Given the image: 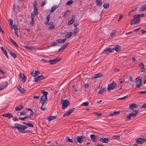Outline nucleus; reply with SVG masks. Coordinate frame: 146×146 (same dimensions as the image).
Listing matches in <instances>:
<instances>
[{"label": "nucleus", "instance_id": "f257e3e1", "mask_svg": "<svg viewBox=\"0 0 146 146\" xmlns=\"http://www.w3.org/2000/svg\"><path fill=\"white\" fill-rule=\"evenodd\" d=\"M13 129H18V131L21 133V131L26 129L27 127L26 126L17 123L14 124V126H12Z\"/></svg>", "mask_w": 146, "mask_h": 146}, {"label": "nucleus", "instance_id": "f03ea898", "mask_svg": "<svg viewBox=\"0 0 146 146\" xmlns=\"http://www.w3.org/2000/svg\"><path fill=\"white\" fill-rule=\"evenodd\" d=\"M138 15H134V17L132 19L130 24L133 25L138 23L140 20V18Z\"/></svg>", "mask_w": 146, "mask_h": 146}, {"label": "nucleus", "instance_id": "7ed1b4c3", "mask_svg": "<svg viewBox=\"0 0 146 146\" xmlns=\"http://www.w3.org/2000/svg\"><path fill=\"white\" fill-rule=\"evenodd\" d=\"M61 101L62 104V107L63 109L66 108L70 104L69 101L67 99L62 100Z\"/></svg>", "mask_w": 146, "mask_h": 146}, {"label": "nucleus", "instance_id": "20e7f679", "mask_svg": "<svg viewBox=\"0 0 146 146\" xmlns=\"http://www.w3.org/2000/svg\"><path fill=\"white\" fill-rule=\"evenodd\" d=\"M116 86V84L115 83H112L110 84H109L107 88V90L110 91L111 90H113Z\"/></svg>", "mask_w": 146, "mask_h": 146}, {"label": "nucleus", "instance_id": "39448f33", "mask_svg": "<svg viewBox=\"0 0 146 146\" xmlns=\"http://www.w3.org/2000/svg\"><path fill=\"white\" fill-rule=\"evenodd\" d=\"M47 96H42L40 99V101L41 102L42 106H43L46 103L47 100Z\"/></svg>", "mask_w": 146, "mask_h": 146}, {"label": "nucleus", "instance_id": "423d86ee", "mask_svg": "<svg viewBox=\"0 0 146 146\" xmlns=\"http://www.w3.org/2000/svg\"><path fill=\"white\" fill-rule=\"evenodd\" d=\"M19 77L22 79V82H25L26 80L27 77L24 74L20 72L19 74Z\"/></svg>", "mask_w": 146, "mask_h": 146}, {"label": "nucleus", "instance_id": "0eeeda50", "mask_svg": "<svg viewBox=\"0 0 146 146\" xmlns=\"http://www.w3.org/2000/svg\"><path fill=\"white\" fill-rule=\"evenodd\" d=\"M74 108H72L69 111L65 113L63 115V117L67 116L69 115L72 113L75 110Z\"/></svg>", "mask_w": 146, "mask_h": 146}, {"label": "nucleus", "instance_id": "6e6552de", "mask_svg": "<svg viewBox=\"0 0 146 146\" xmlns=\"http://www.w3.org/2000/svg\"><path fill=\"white\" fill-rule=\"evenodd\" d=\"M46 78V77H44L43 76L41 75L38 76L37 78H35L34 79L35 81V82H37L38 81H41Z\"/></svg>", "mask_w": 146, "mask_h": 146}, {"label": "nucleus", "instance_id": "1a4fd4ad", "mask_svg": "<svg viewBox=\"0 0 146 146\" xmlns=\"http://www.w3.org/2000/svg\"><path fill=\"white\" fill-rule=\"evenodd\" d=\"M139 65L141 69L140 71L141 72H145L146 71V69L145 68L144 65L143 63H141L139 64Z\"/></svg>", "mask_w": 146, "mask_h": 146}, {"label": "nucleus", "instance_id": "9d476101", "mask_svg": "<svg viewBox=\"0 0 146 146\" xmlns=\"http://www.w3.org/2000/svg\"><path fill=\"white\" fill-rule=\"evenodd\" d=\"M60 60H60H59L56 58L54 59L50 60H48V61L50 62L51 64H53L58 62Z\"/></svg>", "mask_w": 146, "mask_h": 146}, {"label": "nucleus", "instance_id": "9b49d317", "mask_svg": "<svg viewBox=\"0 0 146 146\" xmlns=\"http://www.w3.org/2000/svg\"><path fill=\"white\" fill-rule=\"evenodd\" d=\"M84 138H85V137L83 135L78 136L77 138V140L78 142L80 143H81L82 141H82V139Z\"/></svg>", "mask_w": 146, "mask_h": 146}, {"label": "nucleus", "instance_id": "f8f14e48", "mask_svg": "<svg viewBox=\"0 0 146 146\" xmlns=\"http://www.w3.org/2000/svg\"><path fill=\"white\" fill-rule=\"evenodd\" d=\"M113 51L112 48H108L105 49L103 52L106 53L107 54H108L112 52Z\"/></svg>", "mask_w": 146, "mask_h": 146}, {"label": "nucleus", "instance_id": "ddd939ff", "mask_svg": "<svg viewBox=\"0 0 146 146\" xmlns=\"http://www.w3.org/2000/svg\"><path fill=\"white\" fill-rule=\"evenodd\" d=\"M146 83H136V86L137 88H139L140 86H142L144 88H146V86H144L143 84H145Z\"/></svg>", "mask_w": 146, "mask_h": 146}, {"label": "nucleus", "instance_id": "4468645a", "mask_svg": "<svg viewBox=\"0 0 146 146\" xmlns=\"http://www.w3.org/2000/svg\"><path fill=\"white\" fill-rule=\"evenodd\" d=\"M146 139H143L141 138L138 139L136 141L140 144H142L143 143L146 141Z\"/></svg>", "mask_w": 146, "mask_h": 146}, {"label": "nucleus", "instance_id": "2eb2a0df", "mask_svg": "<svg viewBox=\"0 0 146 146\" xmlns=\"http://www.w3.org/2000/svg\"><path fill=\"white\" fill-rule=\"evenodd\" d=\"M2 115L4 117H7L9 118H12L13 117V114L10 113L4 114Z\"/></svg>", "mask_w": 146, "mask_h": 146}, {"label": "nucleus", "instance_id": "dca6fc26", "mask_svg": "<svg viewBox=\"0 0 146 146\" xmlns=\"http://www.w3.org/2000/svg\"><path fill=\"white\" fill-rule=\"evenodd\" d=\"M17 89L21 93H24L26 91L23 88L21 87L20 85L17 86Z\"/></svg>", "mask_w": 146, "mask_h": 146}, {"label": "nucleus", "instance_id": "f3484780", "mask_svg": "<svg viewBox=\"0 0 146 146\" xmlns=\"http://www.w3.org/2000/svg\"><path fill=\"white\" fill-rule=\"evenodd\" d=\"M112 49L113 51L115 50L117 52H118L121 50V47L119 45H117L113 48Z\"/></svg>", "mask_w": 146, "mask_h": 146}, {"label": "nucleus", "instance_id": "a211bd4d", "mask_svg": "<svg viewBox=\"0 0 146 146\" xmlns=\"http://www.w3.org/2000/svg\"><path fill=\"white\" fill-rule=\"evenodd\" d=\"M69 44V43H68L66 44H65L63 45L60 48H59L58 50V52H60L61 51L65 49L66 47L68 46Z\"/></svg>", "mask_w": 146, "mask_h": 146}, {"label": "nucleus", "instance_id": "6ab92c4d", "mask_svg": "<svg viewBox=\"0 0 146 146\" xmlns=\"http://www.w3.org/2000/svg\"><path fill=\"white\" fill-rule=\"evenodd\" d=\"M109 140V139L108 138H101L100 140L101 142L107 143L108 142Z\"/></svg>", "mask_w": 146, "mask_h": 146}, {"label": "nucleus", "instance_id": "aec40b11", "mask_svg": "<svg viewBox=\"0 0 146 146\" xmlns=\"http://www.w3.org/2000/svg\"><path fill=\"white\" fill-rule=\"evenodd\" d=\"M1 49L3 52L4 54L5 55L6 57L7 58H8L9 57L7 54V51L5 50V48L3 47H1Z\"/></svg>", "mask_w": 146, "mask_h": 146}, {"label": "nucleus", "instance_id": "412c9836", "mask_svg": "<svg viewBox=\"0 0 146 146\" xmlns=\"http://www.w3.org/2000/svg\"><path fill=\"white\" fill-rule=\"evenodd\" d=\"M35 17V15H34L32 13H31V21L30 22L31 25H33L34 23V18Z\"/></svg>", "mask_w": 146, "mask_h": 146}, {"label": "nucleus", "instance_id": "4be33fe9", "mask_svg": "<svg viewBox=\"0 0 146 146\" xmlns=\"http://www.w3.org/2000/svg\"><path fill=\"white\" fill-rule=\"evenodd\" d=\"M103 76V75L101 73H98L96 74L94 77V78H96L100 77H101Z\"/></svg>", "mask_w": 146, "mask_h": 146}, {"label": "nucleus", "instance_id": "5701e85b", "mask_svg": "<svg viewBox=\"0 0 146 146\" xmlns=\"http://www.w3.org/2000/svg\"><path fill=\"white\" fill-rule=\"evenodd\" d=\"M75 21V19L72 17L71 19H70L67 23V25H71Z\"/></svg>", "mask_w": 146, "mask_h": 146}, {"label": "nucleus", "instance_id": "b1692460", "mask_svg": "<svg viewBox=\"0 0 146 146\" xmlns=\"http://www.w3.org/2000/svg\"><path fill=\"white\" fill-rule=\"evenodd\" d=\"M139 110H135V111L133 112L129 113L130 114V116L131 117H134L136 115L137 113L139 112Z\"/></svg>", "mask_w": 146, "mask_h": 146}, {"label": "nucleus", "instance_id": "393cba45", "mask_svg": "<svg viewBox=\"0 0 146 146\" xmlns=\"http://www.w3.org/2000/svg\"><path fill=\"white\" fill-rule=\"evenodd\" d=\"M145 11H146V4L143 5L139 9V11L140 12Z\"/></svg>", "mask_w": 146, "mask_h": 146}, {"label": "nucleus", "instance_id": "a878e982", "mask_svg": "<svg viewBox=\"0 0 146 146\" xmlns=\"http://www.w3.org/2000/svg\"><path fill=\"white\" fill-rule=\"evenodd\" d=\"M56 117L55 116L50 115L47 118V119L48 121H50L56 118Z\"/></svg>", "mask_w": 146, "mask_h": 146}, {"label": "nucleus", "instance_id": "bb28decb", "mask_svg": "<svg viewBox=\"0 0 146 146\" xmlns=\"http://www.w3.org/2000/svg\"><path fill=\"white\" fill-rule=\"evenodd\" d=\"M66 40V38H64V39H57L56 40V42H58L59 43H63Z\"/></svg>", "mask_w": 146, "mask_h": 146}, {"label": "nucleus", "instance_id": "cd10ccee", "mask_svg": "<svg viewBox=\"0 0 146 146\" xmlns=\"http://www.w3.org/2000/svg\"><path fill=\"white\" fill-rule=\"evenodd\" d=\"M8 85V83H1L0 86L1 88H3V89L6 88Z\"/></svg>", "mask_w": 146, "mask_h": 146}, {"label": "nucleus", "instance_id": "c85d7f7f", "mask_svg": "<svg viewBox=\"0 0 146 146\" xmlns=\"http://www.w3.org/2000/svg\"><path fill=\"white\" fill-rule=\"evenodd\" d=\"M96 2L97 6L100 7L102 5V2L101 0H96Z\"/></svg>", "mask_w": 146, "mask_h": 146}, {"label": "nucleus", "instance_id": "c756f323", "mask_svg": "<svg viewBox=\"0 0 146 146\" xmlns=\"http://www.w3.org/2000/svg\"><path fill=\"white\" fill-rule=\"evenodd\" d=\"M136 104H130L129 106V109L131 110H133L134 108H135L136 107Z\"/></svg>", "mask_w": 146, "mask_h": 146}, {"label": "nucleus", "instance_id": "7c9ffc66", "mask_svg": "<svg viewBox=\"0 0 146 146\" xmlns=\"http://www.w3.org/2000/svg\"><path fill=\"white\" fill-rule=\"evenodd\" d=\"M34 15H35V16L36 15H37L38 14V10L36 7V6H34Z\"/></svg>", "mask_w": 146, "mask_h": 146}, {"label": "nucleus", "instance_id": "2f4dec72", "mask_svg": "<svg viewBox=\"0 0 146 146\" xmlns=\"http://www.w3.org/2000/svg\"><path fill=\"white\" fill-rule=\"evenodd\" d=\"M9 52V53L14 58H15L16 57V54L12 52V51H10V50H8V51Z\"/></svg>", "mask_w": 146, "mask_h": 146}, {"label": "nucleus", "instance_id": "473e14b6", "mask_svg": "<svg viewBox=\"0 0 146 146\" xmlns=\"http://www.w3.org/2000/svg\"><path fill=\"white\" fill-rule=\"evenodd\" d=\"M57 6H52L50 10V12H51L52 13H53L54 11L57 9Z\"/></svg>", "mask_w": 146, "mask_h": 146}, {"label": "nucleus", "instance_id": "72a5a7b5", "mask_svg": "<svg viewBox=\"0 0 146 146\" xmlns=\"http://www.w3.org/2000/svg\"><path fill=\"white\" fill-rule=\"evenodd\" d=\"M120 113V111H115L112 113L109 114L110 115H118Z\"/></svg>", "mask_w": 146, "mask_h": 146}, {"label": "nucleus", "instance_id": "f704fd0d", "mask_svg": "<svg viewBox=\"0 0 146 146\" xmlns=\"http://www.w3.org/2000/svg\"><path fill=\"white\" fill-rule=\"evenodd\" d=\"M23 108V107L19 105L15 108V110L17 111H18L21 110Z\"/></svg>", "mask_w": 146, "mask_h": 146}, {"label": "nucleus", "instance_id": "c9c22d12", "mask_svg": "<svg viewBox=\"0 0 146 146\" xmlns=\"http://www.w3.org/2000/svg\"><path fill=\"white\" fill-rule=\"evenodd\" d=\"M72 32H68L67 33L66 36L68 38H69L72 36Z\"/></svg>", "mask_w": 146, "mask_h": 146}, {"label": "nucleus", "instance_id": "e433bc0d", "mask_svg": "<svg viewBox=\"0 0 146 146\" xmlns=\"http://www.w3.org/2000/svg\"><path fill=\"white\" fill-rule=\"evenodd\" d=\"M90 137L93 141H95L96 139V136L95 135L92 134L90 135Z\"/></svg>", "mask_w": 146, "mask_h": 146}, {"label": "nucleus", "instance_id": "4c0bfd02", "mask_svg": "<svg viewBox=\"0 0 146 146\" xmlns=\"http://www.w3.org/2000/svg\"><path fill=\"white\" fill-rule=\"evenodd\" d=\"M41 92L43 94V96H47V95L48 94V92L44 91L43 90H41Z\"/></svg>", "mask_w": 146, "mask_h": 146}, {"label": "nucleus", "instance_id": "58836bf2", "mask_svg": "<svg viewBox=\"0 0 146 146\" xmlns=\"http://www.w3.org/2000/svg\"><path fill=\"white\" fill-rule=\"evenodd\" d=\"M141 78L138 77L135 79V82H141Z\"/></svg>", "mask_w": 146, "mask_h": 146}, {"label": "nucleus", "instance_id": "ea45409f", "mask_svg": "<svg viewBox=\"0 0 146 146\" xmlns=\"http://www.w3.org/2000/svg\"><path fill=\"white\" fill-rule=\"evenodd\" d=\"M79 32L78 29V28H76L74 31L73 33V35H76Z\"/></svg>", "mask_w": 146, "mask_h": 146}, {"label": "nucleus", "instance_id": "a19ab883", "mask_svg": "<svg viewBox=\"0 0 146 146\" xmlns=\"http://www.w3.org/2000/svg\"><path fill=\"white\" fill-rule=\"evenodd\" d=\"M109 4L108 3H105L104 4L103 7L105 9H106L109 7Z\"/></svg>", "mask_w": 146, "mask_h": 146}, {"label": "nucleus", "instance_id": "79ce46f5", "mask_svg": "<svg viewBox=\"0 0 146 146\" xmlns=\"http://www.w3.org/2000/svg\"><path fill=\"white\" fill-rule=\"evenodd\" d=\"M131 119V116H130V114H129L127 115L125 119V120H128Z\"/></svg>", "mask_w": 146, "mask_h": 146}, {"label": "nucleus", "instance_id": "37998d69", "mask_svg": "<svg viewBox=\"0 0 146 146\" xmlns=\"http://www.w3.org/2000/svg\"><path fill=\"white\" fill-rule=\"evenodd\" d=\"M106 90V89L104 88H103L102 89H100L98 92V94H101L104 92Z\"/></svg>", "mask_w": 146, "mask_h": 146}, {"label": "nucleus", "instance_id": "c03bdc74", "mask_svg": "<svg viewBox=\"0 0 146 146\" xmlns=\"http://www.w3.org/2000/svg\"><path fill=\"white\" fill-rule=\"evenodd\" d=\"M9 23L11 28H12L13 26V22L12 19H9Z\"/></svg>", "mask_w": 146, "mask_h": 146}, {"label": "nucleus", "instance_id": "a18cd8bd", "mask_svg": "<svg viewBox=\"0 0 146 146\" xmlns=\"http://www.w3.org/2000/svg\"><path fill=\"white\" fill-rule=\"evenodd\" d=\"M93 114L97 117H99L102 114L99 113L97 112H95L93 113Z\"/></svg>", "mask_w": 146, "mask_h": 146}, {"label": "nucleus", "instance_id": "49530a36", "mask_svg": "<svg viewBox=\"0 0 146 146\" xmlns=\"http://www.w3.org/2000/svg\"><path fill=\"white\" fill-rule=\"evenodd\" d=\"M28 117H29V115H27L26 116H25L24 117H19V119L20 120H24V119H27Z\"/></svg>", "mask_w": 146, "mask_h": 146}, {"label": "nucleus", "instance_id": "de8ad7c7", "mask_svg": "<svg viewBox=\"0 0 146 146\" xmlns=\"http://www.w3.org/2000/svg\"><path fill=\"white\" fill-rule=\"evenodd\" d=\"M27 125L28 127H34L33 125V124L30 123H27Z\"/></svg>", "mask_w": 146, "mask_h": 146}, {"label": "nucleus", "instance_id": "09e8293b", "mask_svg": "<svg viewBox=\"0 0 146 146\" xmlns=\"http://www.w3.org/2000/svg\"><path fill=\"white\" fill-rule=\"evenodd\" d=\"M73 1L72 0H70L68 1L66 3V4L67 5H69L71 4H72Z\"/></svg>", "mask_w": 146, "mask_h": 146}, {"label": "nucleus", "instance_id": "8fccbe9b", "mask_svg": "<svg viewBox=\"0 0 146 146\" xmlns=\"http://www.w3.org/2000/svg\"><path fill=\"white\" fill-rule=\"evenodd\" d=\"M39 73L40 72L38 71H35L34 74V76H35V77L38 75Z\"/></svg>", "mask_w": 146, "mask_h": 146}, {"label": "nucleus", "instance_id": "3c124183", "mask_svg": "<svg viewBox=\"0 0 146 146\" xmlns=\"http://www.w3.org/2000/svg\"><path fill=\"white\" fill-rule=\"evenodd\" d=\"M13 29L15 31L17 30H18V29L17 27V26L16 25L14 24L13 25Z\"/></svg>", "mask_w": 146, "mask_h": 146}, {"label": "nucleus", "instance_id": "603ef678", "mask_svg": "<svg viewBox=\"0 0 146 146\" xmlns=\"http://www.w3.org/2000/svg\"><path fill=\"white\" fill-rule=\"evenodd\" d=\"M89 105V103L88 102H83L82 104V105L86 106H88Z\"/></svg>", "mask_w": 146, "mask_h": 146}, {"label": "nucleus", "instance_id": "864d4df0", "mask_svg": "<svg viewBox=\"0 0 146 146\" xmlns=\"http://www.w3.org/2000/svg\"><path fill=\"white\" fill-rule=\"evenodd\" d=\"M128 96L127 95L123 97L117 99V100H122L125 99Z\"/></svg>", "mask_w": 146, "mask_h": 146}, {"label": "nucleus", "instance_id": "5fc2aeb1", "mask_svg": "<svg viewBox=\"0 0 146 146\" xmlns=\"http://www.w3.org/2000/svg\"><path fill=\"white\" fill-rule=\"evenodd\" d=\"M28 110H30V113H29V117H30L31 116V115H32L33 114V111H32V110H31V109H28Z\"/></svg>", "mask_w": 146, "mask_h": 146}, {"label": "nucleus", "instance_id": "6e6d98bb", "mask_svg": "<svg viewBox=\"0 0 146 146\" xmlns=\"http://www.w3.org/2000/svg\"><path fill=\"white\" fill-rule=\"evenodd\" d=\"M30 132H31V131L29 130H25L24 131H21V133H30Z\"/></svg>", "mask_w": 146, "mask_h": 146}, {"label": "nucleus", "instance_id": "4d7b16f0", "mask_svg": "<svg viewBox=\"0 0 146 146\" xmlns=\"http://www.w3.org/2000/svg\"><path fill=\"white\" fill-rule=\"evenodd\" d=\"M67 139L68 141H69L71 143H73V140H72V139H70V138L69 137H67Z\"/></svg>", "mask_w": 146, "mask_h": 146}, {"label": "nucleus", "instance_id": "13d9d810", "mask_svg": "<svg viewBox=\"0 0 146 146\" xmlns=\"http://www.w3.org/2000/svg\"><path fill=\"white\" fill-rule=\"evenodd\" d=\"M57 43L55 42H52L51 43L50 45L51 46H54L56 45Z\"/></svg>", "mask_w": 146, "mask_h": 146}, {"label": "nucleus", "instance_id": "bf43d9fd", "mask_svg": "<svg viewBox=\"0 0 146 146\" xmlns=\"http://www.w3.org/2000/svg\"><path fill=\"white\" fill-rule=\"evenodd\" d=\"M27 48L29 50H32L33 49V47L30 46H26L25 47Z\"/></svg>", "mask_w": 146, "mask_h": 146}, {"label": "nucleus", "instance_id": "052dcab7", "mask_svg": "<svg viewBox=\"0 0 146 146\" xmlns=\"http://www.w3.org/2000/svg\"><path fill=\"white\" fill-rule=\"evenodd\" d=\"M113 137L114 138H115L117 139H119L120 138V136H119L117 135H115L113 136Z\"/></svg>", "mask_w": 146, "mask_h": 146}, {"label": "nucleus", "instance_id": "680f3d73", "mask_svg": "<svg viewBox=\"0 0 146 146\" xmlns=\"http://www.w3.org/2000/svg\"><path fill=\"white\" fill-rule=\"evenodd\" d=\"M50 15H48L46 17V19H47V21L48 22H49V19H50Z\"/></svg>", "mask_w": 146, "mask_h": 146}, {"label": "nucleus", "instance_id": "e2e57ef3", "mask_svg": "<svg viewBox=\"0 0 146 146\" xmlns=\"http://www.w3.org/2000/svg\"><path fill=\"white\" fill-rule=\"evenodd\" d=\"M55 27V25L53 24L51 25V26L49 27L48 28V29H54Z\"/></svg>", "mask_w": 146, "mask_h": 146}, {"label": "nucleus", "instance_id": "0e129e2a", "mask_svg": "<svg viewBox=\"0 0 146 146\" xmlns=\"http://www.w3.org/2000/svg\"><path fill=\"white\" fill-rule=\"evenodd\" d=\"M146 76H144L143 77L142 80L144 82H146Z\"/></svg>", "mask_w": 146, "mask_h": 146}, {"label": "nucleus", "instance_id": "69168bd1", "mask_svg": "<svg viewBox=\"0 0 146 146\" xmlns=\"http://www.w3.org/2000/svg\"><path fill=\"white\" fill-rule=\"evenodd\" d=\"M9 40H11V41L14 44H15V42L11 38H9Z\"/></svg>", "mask_w": 146, "mask_h": 146}, {"label": "nucleus", "instance_id": "338daca9", "mask_svg": "<svg viewBox=\"0 0 146 146\" xmlns=\"http://www.w3.org/2000/svg\"><path fill=\"white\" fill-rule=\"evenodd\" d=\"M69 13V11H66L64 14V17H66L67 16L68 14Z\"/></svg>", "mask_w": 146, "mask_h": 146}, {"label": "nucleus", "instance_id": "774afa93", "mask_svg": "<svg viewBox=\"0 0 146 146\" xmlns=\"http://www.w3.org/2000/svg\"><path fill=\"white\" fill-rule=\"evenodd\" d=\"M139 93L140 94H146V91H140L139 92Z\"/></svg>", "mask_w": 146, "mask_h": 146}]
</instances>
